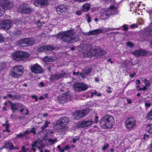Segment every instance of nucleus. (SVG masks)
<instances>
[{
    "mask_svg": "<svg viewBox=\"0 0 152 152\" xmlns=\"http://www.w3.org/2000/svg\"><path fill=\"white\" fill-rule=\"evenodd\" d=\"M53 132L51 130L48 131L43 138V140L39 139L37 140V141L33 142L32 144V151H33V152H35V149L34 147H36L39 149L41 150L45 148V145L47 146H50L52 144H53L55 142H57L56 139L54 140H52L51 139H48L46 137L50 134H53Z\"/></svg>",
    "mask_w": 152,
    "mask_h": 152,
    "instance_id": "obj_1",
    "label": "nucleus"
},
{
    "mask_svg": "<svg viewBox=\"0 0 152 152\" xmlns=\"http://www.w3.org/2000/svg\"><path fill=\"white\" fill-rule=\"evenodd\" d=\"M57 37L61 38L65 42L73 43L77 41L79 39L78 35H75V32L72 30L67 31L59 33Z\"/></svg>",
    "mask_w": 152,
    "mask_h": 152,
    "instance_id": "obj_2",
    "label": "nucleus"
},
{
    "mask_svg": "<svg viewBox=\"0 0 152 152\" xmlns=\"http://www.w3.org/2000/svg\"><path fill=\"white\" fill-rule=\"evenodd\" d=\"M115 120L114 117L108 114L103 116L100 122V126L104 129H110L115 124Z\"/></svg>",
    "mask_w": 152,
    "mask_h": 152,
    "instance_id": "obj_3",
    "label": "nucleus"
},
{
    "mask_svg": "<svg viewBox=\"0 0 152 152\" xmlns=\"http://www.w3.org/2000/svg\"><path fill=\"white\" fill-rule=\"evenodd\" d=\"M85 56L87 57L91 56V55L95 57H97L99 56H102L106 54V51L105 50H102L99 48L93 50L92 52H91V50L90 49L88 51L86 50L84 52Z\"/></svg>",
    "mask_w": 152,
    "mask_h": 152,
    "instance_id": "obj_4",
    "label": "nucleus"
},
{
    "mask_svg": "<svg viewBox=\"0 0 152 152\" xmlns=\"http://www.w3.org/2000/svg\"><path fill=\"white\" fill-rule=\"evenodd\" d=\"M29 55L28 53L24 51H18L13 53L11 57L14 59L18 61H23L28 58Z\"/></svg>",
    "mask_w": 152,
    "mask_h": 152,
    "instance_id": "obj_5",
    "label": "nucleus"
},
{
    "mask_svg": "<svg viewBox=\"0 0 152 152\" xmlns=\"http://www.w3.org/2000/svg\"><path fill=\"white\" fill-rule=\"evenodd\" d=\"M13 6V4L8 0H0V16L5 12V8L9 9Z\"/></svg>",
    "mask_w": 152,
    "mask_h": 152,
    "instance_id": "obj_6",
    "label": "nucleus"
},
{
    "mask_svg": "<svg viewBox=\"0 0 152 152\" xmlns=\"http://www.w3.org/2000/svg\"><path fill=\"white\" fill-rule=\"evenodd\" d=\"M23 73V68L21 66H15L10 72V74L12 76L15 77H19L22 75Z\"/></svg>",
    "mask_w": 152,
    "mask_h": 152,
    "instance_id": "obj_7",
    "label": "nucleus"
},
{
    "mask_svg": "<svg viewBox=\"0 0 152 152\" xmlns=\"http://www.w3.org/2000/svg\"><path fill=\"white\" fill-rule=\"evenodd\" d=\"M93 121L91 120H85L79 122L76 126L77 128H88L93 124Z\"/></svg>",
    "mask_w": 152,
    "mask_h": 152,
    "instance_id": "obj_8",
    "label": "nucleus"
},
{
    "mask_svg": "<svg viewBox=\"0 0 152 152\" xmlns=\"http://www.w3.org/2000/svg\"><path fill=\"white\" fill-rule=\"evenodd\" d=\"M88 87V85L83 83H77L73 86V88L75 91H81L87 89Z\"/></svg>",
    "mask_w": 152,
    "mask_h": 152,
    "instance_id": "obj_9",
    "label": "nucleus"
},
{
    "mask_svg": "<svg viewBox=\"0 0 152 152\" xmlns=\"http://www.w3.org/2000/svg\"><path fill=\"white\" fill-rule=\"evenodd\" d=\"M35 42V40L33 38L25 39L21 40L19 41L18 44L22 47L26 45L32 46Z\"/></svg>",
    "mask_w": 152,
    "mask_h": 152,
    "instance_id": "obj_10",
    "label": "nucleus"
},
{
    "mask_svg": "<svg viewBox=\"0 0 152 152\" xmlns=\"http://www.w3.org/2000/svg\"><path fill=\"white\" fill-rule=\"evenodd\" d=\"M125 124L126 128L129 130L132 129L136 125L135 120L132 117L127 118L125 121Z\"/></svg>",
    "mask_w": 152,
    "mask_h": 152,
    "instance_id": "obj_11",
    "label": "nucleus"
},
{
    "mask_svg": "<svg viewBox=\"0 0 152 152\" xmlns=\"http://www.w3.org/2000/svg\"><path fill=\"white\" fill-rule=\"evenodd\" d=\"M89 112V110L87 108L83 110L75 111L73 115V117L75 119H78L86 115Z\"/></svg>",
    "mask_w": 152,
    "mask_h": 152,
    "instance_id": "obj_12",
    "label": "nucleus"
},
{
    "mask_svg": "<svg viewBox=\"0 0 152 152\" xmlns=\"http://www.w3.org/2000/svg\"><path fill=\"white\" fill-rule=\"evenodd\" d=\"M58 100L61 103H63L71 99L70 93L68 92L65 94L60 95L58 98Z\"/></svg>",
    "mask_w": 152,
    "mask_h": 152,
    "instance_id": "obj_13",
    "label": "nucleus"
},
{
    "mask_svg": "<svg viewBox=\"0 0 152 152\" xmlns=\"http://www.w3.org/2000/svg\"><path fill=\"white\" fill-rule=\"evenodd\" d=\"M8 104L11 106V108L13 113L18 110L19 108H22L23 107L22 104L20 103H14L10 102H5L4 103V105H7Z\"/></svg>",
    "mask_w": 152,
    "mask_h": 152,
    "instance_id": "obj_14",
    "label": "nucleus"
},
{
    "mask_svg": "<svg viewBox=\"0 0 152 152\" xmlns=\"http://www.w3.org/2000/svg\"><path fill=\"white\" fill-rule=\"evenodd\" d=\"M31 71L36 74H39L43 72L41 67L37 64L31 65L30 67Z\"/></svg>",
    "mask_w": 152,
    "mask_h": 152,
    "instance_id": "obj_15",
    "label": "nucleus"
},
{
    "mask_svg": "<svg viewBox=\"0 0 152 152\" xmlns=\"http://www.w3.org/2000/svg\"><path fill=\"white\" fill-rule=\"evenodd\" d=\"M118 28H105L103 30L100 29H98L91 31L89 32V34H90L94 35L99 34L102 33L103 31L106 32L109 31L113 30L115 29H119Z\"/></svg>",
    "mask_w": 152,
    "mask_h": 152,
    "instance_id": "obj_16",
    "label": "nucleus"
},
{
    "mask_svg": "<svg viewBox=\"0 0 152 152\" xmlns=\"http://www.w3.org/2000/svg\"><path fill=\"white\" fill-rule=\"evenodd\" d=\"M13 22V21L11 22L8 20H3L0 22V28L8 29Z\"/></svg>",
    "mask_w": 152,
    "mask_h": 152,
    "instance_id": "obj_17",
    "label": "nucleus"
},
{
    "mask_svg": "<svg viewBox=\"0 0 152 152\" xmlns=\"http://www.w3.org/2000/svg\"><path fill=\"white\" fill-rule=\"evenodd\" d=\"M69 119L66 117H63L57 121L56 123L59 125L62 129L65 127L67 124L69 122Z\"/></svg>",
    "mask_w": 152,
    "mask_h": 152,
    "instance_id": "obj_18",
    "label": "nucleus"
},
{
    "mask_svg": "<svg viewBox=\"0 0 152 152\" xmlns=\"http://www.w3.org/2000/svg\"><path fill=\"white\" fill-rule=\"evenodd\" d=\"M110 15V12L108 11V9H102L100 11L99 18L101 19L105 20Z\"/></svg>",
    "mask_w": 152,
    "mask_h": 152,
    "instance_id": "obj_19",
    "label": "nucleus"
},
{
    "mask_svg": "<svg viewBox=\"0 0 152 152\" xmlns=\"http://www.w3.org/2000/svg\"><path fill=\"white\" fill-rule=\"evenodd\" d=\"M48 4V0H37L34 2V5L36 7H44Z\"/></svg>",
    "mask_w": 152,
    "mask_h": 152,
    "instance_id": "obj_20",
    "label": "nucleus"
},
{
    "mask_svg": "<svg viewBox=\"0 0 152 152\" xmlns=\"http://www.w3.org/2000/svg\"><path fill=\"white\" fill-rule=\"evenodd\" d=\"M53 49V47L52 46L50 45L44 46L38 48V51L40 52L48 50H52Z\"/></svg>",
    "mask_w": 152,
    "mask_h": 152,
    "instance_id": "obj_21",
    "label": "nucleus"
},
{
    "mask_svg": "<svg viewBox=\"0 0 152 152\" xmlns=\"http://www.w3.org/2000/svg\"><path fill=\"white\" fill-rule=\"evenodd\" d=\"M30 132H32L34 134H36V132L34 128H33L31 129L25 131L23 133L18 134L17 135V137L18 138H21L23 137V136L26 135L28 133H29Z\"/></svg>",
    "mask_w": 152,
    "mask_h": 152,
    "instance_id": "obj_22",
    "label": "nucleus"
},
{
    "mask_svg": "<svg viewBox=\"0 0 152 152\" xmlns=\"http://www.w3.org/2000/svg\"><path fill=\"white\" fill-rule=\"evenodd\" d=\"M108 11L110 12V15L115 14L118 13L117 8L114 5H112L108 9Z\"/></svg>",
    "mask_w": 152,
    "mask_h": 152,
    "instance_id": "obj_23",
    "label": "nucleus"
},
{
    "mask_svg": "<svg viewBox=\"0 0 152 152\" xmlns=\"http://www.w3.org/2000/svg\"><path fill=\"white\" fill-rule=\"evenodd\" d=\"M7 148L10 149H15V147L13 145L12 143H11L8 142H6L5 145L1 147L0 149H2L4 148Z\"/></svg>",
    "mask_w": 152,
    "mask_h": 152,
    "instance_id": "obj_24",
    "label": "nucleus"
},
{
    "mask_svg": "<svg viewBox=\"0 0 152 152\" xmlns=\"http://www.w3.org/2000/svg\"><path fill=\"white\" fill-rule=\"evenodd\" d=\"M146 52L143 50H135L133 52V54L135 56H143L145 55Z\"/></svg>",
    "mask_w": 152,
    "mask_h": 152,
    "instance_id": "obj_25",
    "label": "nucleus"
},
{
    "mask_svg": "<svg viewBox=\"0 0 152 152\" xmlns=\"http://www.w3.org/2000/svg\"><path fill=\"white\" fill-rule=\"evenodd\" d=\"M91 71V69H88L86 71L85 73L83 74L82 73H79L78 72H73V74L74 75H79L80 76H81L82 78H84L85 75L89 74Z\"/></svg>",
    "mask_w": 152,
    "mask_h": 152,
    "instance_id": "obj_26",
    "label": "nucleus"
},
{
    "mask_svg": "<svg viewBox=\"0 0 152 152\" xmlns=\"http://www.w3.org/2000/svg\"><path fill=\"white\" fill-rule=\"evenodd\" d=\"M64 76L62 75L61 74L57 73L52 75L50 79L52 81H53L55 80H57L64 77Z\"/></svg>",
    "mask_w": 152,
    "mask_h": 152,
    "instance_id": "obj_27",
    "label": "nucleus"
},
{
    "mask_svg": "<svg viewBox=\"0 0 152 152\" xmlns=\"http://www.w3.org/2000/svg\"><path fill=\"white\" fill-rule=\"evenodd\" d=\"M138 9L137 3H131L130 4V11L135 12Z\"/></svg>",
    "mask_w": 152,
    "mask_h": 152,
    "instance_id": "obj_28",
    "label": "nucleus"
},
{
    "mask_svg": "<svg viewBox=\"0 0 152 152\" xmlns=\"http://www.w3.org/2000/svg\"><path fill=\"white\" fill-rule=\"evenodd\" d=\"M65 8L64 5L60 6L56 9L57 12L58 14H59L60 13H62L63 12L65 11Z\"/></svg>",
    "mask_w": 152,
    "mask_h": 152,
    "instance_id": "obj_29",
    "label": "nucleus"
},
{
    "mask_svg": "<svg viewBox=\"0 0 152 152\" xmlns=\"http://www.w3.org/2000/svg\"><path fill=\"white\" fill-rule=\"evenodd\" d=\"M90 7V5L89 4L86 3L83 6V10L84 11L86 12L88 10Z\"/></svg>",
    "mask_w": 152,
    "mask_h": 152,
    "instance_id": "obj_30",
    "label": "nucleus"
},
{
    "mask_svg": "<svg viewBox=\"0 0 152 152\" xmlns=\"http://www.w3.org/2000/svg\"><path fill=\"white\" fill-rule=\"evenodd\" d=\"M22 13H30L31 11V9L28 7H25L22 10H20Z\"/></svg>",
    "mask_w": 152,
    "mask_h": 152,
    "instance_id": "obj_31",
    "label": "nucleus"
},
{
    "mask_svg": "<svg viewBox=\"0 0 152 152\" xmlns=\"http://www.w3.org/2000/svg\"><path fill=\"white\" fill-rule=\"evenodd\" d=\"M143 33L146 35L150 36L152 34V30L149 28L146 29L144 31Z\"/></svg>",
    "mask_w": 152,
    "mask_h": 152,
    "instance_id": "obj_32",
    "label": "nucleus"
},
{
    "mask_svg": "<svg viewBox=\"0 0 152 152\" xmlns=\"http://www.w3.org/2000/svg\"><path fill=\"white\" fill-rule=\"evenodd\" d=\"M146 129L148 133L152 134V126L150 124H147Z\"/></svg>",
    "mask_w": 152,
    "mask_h": 152,
    "instance_id": "obj_33",
    "label": "nucleus"
},
{
    "mask_svg": "<svg viewBox=\"0 0 152 152\" xmlns=\"http://www.w3.org/2000/svg\"><path fill=\"white\" fill-rule=\"evenodd\" d=\"M55 58L52 59L50 57L48 56H46L44 58L45 61L46 63H47L48 62H50L52 60H55Z\"/></svg>",
    "mask_w": 152,
    "mask_h": 152,
    "instance_id": "obj_34",
    "label": "nucleus"
},
{
    "mask_svg": "<svg viewBox=\"0 0 152 152\" xmlns=\"http://www.w3.org/2000/svg\"><path fill=\"white\" fill-rule=\"evenodd\" d=\"M50 124V122L49 121H45L44 125L41 127V129H42L43 130L46 127H48Z\"/></svg>",
    "mask_w": 152,
    "mask_h": 152,
    "instance_id": "obj_35",
    "label": "nucleus"
},
{
    "mask_svg": "<svg viewBox=\"0 0 152 152\" xmlns=\"http://www.w3.org/2000/svg\"><path fill=\"white\" fill-rule=\"evenodd\" d=\"M141 80L143 82L146 86H149L150 84V82L145 78H141Z\"/></svg>",
    "mask_w": 152,
    "mask_h": 152,
    "instance_id": "obj_36",
    "label": "nucleus"
},
{
    "mask_svg": "<svg viewBox=\"0 0 152 152\" xmlns=\"http://www.w3.org/2000/svg\"><path fill=\"white\" fill-rule=\"evenodd\" d=\"M3 128H5V129L3 130V132H7V133H10V130H9L8 126L7 124H3Z\"/></svg>",
    "mask_w": 152,
    "mask_h": 152,
    "instance_id": "obj_37",
    "label": "nucleus"
},
{
    "mask_svg": "<svg viewBox=\"0 0 152 152\" xmlns=\"http://www.w3.org/2000/svg\"><path fill=\"white\" fill-rule=\"evenodd\" d=\"M146 118L147 120L152 118V109L148 114Z\"/></svg>",
    "mask_w": 152,
    "mask_h": 152,
    "instance_id": "obj_38",
    "label": "nucleus"
},
{
    "mask_svg": "<svg viewBox=\"0 0 152 152\" xmlns=\"http://www.w3.org/2000/svg\"><path fill=\"white\" fill-rule=\"evenodd\" d=\"M75 30L77 31V33L80 34L81 32L80 28L79 26H77L75 28Z\"/></svg>",
    "mask_w": 152,
    "mask_h": 152,
    "instance_id": "obj_39",
    "label": "nucleus"
},
{
    "mask_svg": "<svg viewBox=\"0 0 152 152\" xmlns=\"http://www.w3.org/2000/svg\"><path fill=\"white\" fill-rule=\"evenodd\" d=\"M80 139V137L79 136H77L75 137L73 140V143H75L78 140Z\"/></svg>",
    "mask_w": 152,
    "mask_h": 152,
    "instance_id": "obj_40",
    "label": "nucleus"
},
{
    "mask_svg": "<svg viewBox=\"0 0 152 152\" xmlns=\"http://www.w3.org/2000/svg\"><path fill=\"white\" fill-rule=\"evenodd\" d=\"M57 148L59 151L60 152H64L65 150L64 148H61L60 145H58L57 146Z\"/></svg>",
    "mask_w": 152,
    "mask_h": 152,
    "instance_id": "obj_41",
    "label": "nucleus"
},
{
    "mask_svg": "<svg viewBox=\"0 0 152 152\" xmlns=\"http://www.w3.org/2000/svg\"><path fill=\"white\" fill-rule=\"evenodd\" d=\"M109 145L108 144L104 145L102 148V151H105L107 149V148L109 147Z\"/></svg>",
    "mask_w": 152,
    "mask_h": 152,
    "instance_id": "obj_42",
    "label": "nucleus"
},
{
    "mask_svg": "<svg viewBox=\"0 0 152 152\" xmlns=\"http://www.w3.org/2000/svg\"><path fill=\"white\" fill-rule=\"evenodd\" d=\"M126 45L127 46L132 48V47L134 46V45L133 43L130 42H128L126 43Z\"/></svg>",
    "mask_w": 152,
    "mask_h": 152,
    "instance_id": "obj_43",
    "label": "nucleus"
},
{
    "mask_svg": "<svg viewBox=\"0 0 152 152\" xmlns=\"http://www.w3.org/2000/svg\"><path fill=\"white\" fill-rule=\"evenodd\" d=\"M123 27L124 31H126L128 29V26L127 25H124L123 26Z\"/></svg>",
    "mask_w": 152,
    "mask_h": 152,
    "instance_id": "obj_44",
    "label": "nucleus"
},
{
    "mask_svg": "<svg viewBox=\"0 0 152 152\" xmlns=\"http://www.w3.org/2000/svg\"><path fill=\"white\" fill-rule=\"evenodd\" d=\"M31 97L32 98L34 99L35 100V101H37L38 100L37 97L35 95H32Z\"/></svg>",
    "mask_w": 152,
    "mask_h": 152,
    "instance_id": "obj_45",
    "label": "nucleus"
},
{
    "mask_svg": "<svg viewBox=\"0 0 152 152\" xmlns=\"http://www.w3.org/2000/svg\"><path fill=\"white\" fill-rule=\"evenodd\" d=\"M64 148V149L65 150H68L70 148V147L68 145H67L65 146Z\"/></svg>",
    "mask_w": 152,
    "mask_h": 152,
    "instance_id": "obj_46",
    "label": "nucleus"
},
{
    "mask_svg": "<svg viewBox=\"0 0 152 152\" xmlns=\"http://www.w3.org/2000/svg\"><path fill=\"white\" fill-rule=\"evenodd\" d=\"M82 14V11L81 10L77 11L76 12V14L78 15H80Z\"/></svg>",
    "mask_w": 152,
    "mask_h": 152,
    "instance_id": "obj_47",
    "label": "nucleus"
},
{
    "mask_svg": "<svg viewBox=\"0 0 152 152\" xmlns=\"http://www.w3.org/2000/svg\"><path fill=\"white\" fill-rule=\"evenodd\" d=\"M137 27V25L135 24H133L131 26V27L132 28H134Z\"/></svg>",
    "mask_w": 152,
    "mask_h": 152,
    "instance_id": "obj_48",
    "label": "nucleus"
},
{
    "mask_svg": "<svg viewBox=\"0 0 152 152\" xmlns=\"http://www.w3.org/2000/svg\"><path fill=\"white\" fill-rule=\"evenodd\" d=\"M87 20L88 23H90L91 21V18L88 15H87Z\"/></svg>",
    "mask_w": 152,
    "mask_h": 152,
    "instance_id": "obj_49",
    "label": "nucleus"
},
{
    "mask_svg": "<svg viewBox=\"0 0 152 152\" xmlns=\"http://www.w3.org/2000/svg\"><path fill=\"white\" fill-rule=\"evenodd\" d=\"M151 104L150 103L146 102L145 103V107H149L151 106Z\"/></svg>",
    "mask_w": 152,
    "mask_h": 152,
    "instance_id": "obj_50",
    "label": "nucleus"
},
{
    "mask_svg": "<svg viewBox=\"0 0 152 152\" xmlns=\"http://www.w3.org/2000/svg\"><path fill=\"white\" fill-rule=\"evenodd\" d=\"M126 101L127 102V103L129 104L131 103L132 102L131 99H127L126 100Z\"/></svg>",
    "mask_w": 152,
    "mask_h": 152,
    "instance_id": "obj_51",
    "label": "nucleus"
},
{
    "mask_svg": "<svg viewBox=\"0 0 152 152\" xmlns=\"http://www.w3.org/2000/svg\"><path fill=\"white\" fill-rule=\"evenodd\" d=\"M8 96L9 97L11 98L12 99H15L16 98V96H13L11 94H9L8 95Z\"/></svg>",
    "mask_w": 152,
    "mask_h": 152,
    "instance_id": "obj_52",
    "label": "nucleus"
},
{
    "mask_svg": "<svg viewBox=\"0 0 152 152\" xmlns=\"http://www.w3.org/2000/svg\"><path fill=\"white\" fill-rule=\"evenodd\" d=\"M99 119V117L97 116H96L95 118V123H97L98 122V121Z\"/></svg>",
    "mask_w": 152,
    "mask_h": 152,
    "instance_id": "obj_53",
    "label": "nucleus"
},
{
    "mask_svg": "<svg viewBox=\"0 0 152 152\" xmlns=\"http://www.w3.org/2000/svg\"><path fill=\"white\" fill-rule=\"evenodd\" d=\"M39 86L40 87H42L44 86V84L42 82H41L39 84Z\"/></svg>",
    "mask_w": 152,
    "mask_h": 152,
    "instance_id": "obj_54",
    "label": "nucleus"
},
{
    "mask_svg": "<svg viewBox=\"0 0 152 152\" xmlns=\"http://www.w3.org/2000/svg\"><path fill=\"white\" fill-rule=\"evenodd\" d=\"M97 92L96 91H94V92H92L91 93V96H93L94 95H96Z\"/></svg>",
    "mask_w": 152,
    "mask_h": 152,
    "instance_id": "obj_55",
    "label": "nucleus"
},
{
    "mask_svg": "<svg viewBox=\"0 0 152 152\" xmlns=\"http://www.w3.org/2000/svg\"><path fill=\"white\" fill-rule=\"evenodd\" d=\"M4 41V38L1 35H0V43Z\"/></svg>",
    "mask_w": 152,
    "mask_h": 152,
    "instance_id": "obj_56",
    "label": "nucleus"
},
{
    "mask_svg": "<svg viewBox=\"0 0 152 152\" xmlns=\"http://www.w3.org/2000/svg\"><path fill=\"white\" fill-rule=\"evenodd\" d=\"M107 89H109V90H107V93H110L112 92V91L110 90V89H111V88L110 87H107Z\"/></svg>",
    "mask_w": 152,
    "mask_h": 152,
    "instance_id": "obj_57",
    "label": "nucleus"
},
{
    "mask_svg": "<svg viewBox=\"0 0 152 152\" xmlns=\"http://www.w3.org/2000/svg\"><path fill=\"white\" fill-rule=\"evenodd\" d=\"M146 87L145 86H144L143 87V88H140V90H146Z\"/></svg>",
    "mask_w": 152,
    "mask_h": 152,
    "instance_id": "obj_58",
    "label": "nucleus"
},
{
    "mask_svg": "<svg viewBox=\"0 0 152 152\" xmlns=\"http://www.w3.org/2000/svg\"><path fill=\"white\" fill-rule=\"evenodd\" d=\"M149 135H146V134H145L144 135L143 139L144 140L146 139L147 138H148L149 137Z\"/></svg>",
    "mask_w": 152,
    "mask_h": 152,
    "instance_id": "obj_59",
    "label": "nucleus"
},
{
    "mask_svg": "<svg viewBox=\"0 0 152 152\" xmlns=\"http://www.w3.org/2000/svg\"><path fill=\"white\" fill-rule=\"evenodd\" d=\"M136 73H134L133 74L130 75V76L133 78L135 76Z\"/></svg>",
    "mask_w": 152,
    "mask_h": 152,
    "instance_id": "obj_60",
    "label": "nucleus"
},
{
    "mask_svg": "<svg viewBox=\"0 0 152 152\" xmlns=\"http://www.w3.org/2000/svg\"><path fill=\"white\" fill-rule=\"evenodd\" d=\"M26 112L25 113V115H28L29 114V110L28 109H26Z\"/></svg>",
    "mask_w": 152,
    "mask_h": 152,
    "instance_id": "obj_61",
    "label": "nucleus"
},
{
    "mask_svg": "<svg viewBox=\"0 0 152 152\" xmlns=\"http://www.w3.org/2000/svg\"><path fill=\"white\" fill-rule=\"evenodd\" d=\"M140 83V80H136V84H139Z\"/></svg>",
    "mask_w": 152,
    "mask_h": 152,
    "instance_id": "obj_62",
    "label": "nucleus"
},
{
    "mask_svg": "<svg viewBox=\"0 0 152 152\" xmlns=\"http://www.w3.org/2000/svg\"><path fill=\"white\" fill-rule=\"evenodd\" d=\"M150 152H152V143L151 145V146L150 148Z\"/></svg>",
    "mask_w": 152,
    "mask_h": 152,
    "instance_id": "obj_63",
    "label": "nucleus"
},
{
    "mask_svg": "<svg viewBox=\"0 0 152 152\" xmlns=\"http://www.w3.org/2000/svg\"><path fill=\"white\" fill-rule=\"evenodd\" d=\"M24 109H25L24 108H21L20 110V112L21 113L23 112V111L24 110Z\"/></svg>",
    "mask_w": 152,
    "mask_h": 152,
    "instance_id": "obj_64",
    "label": "nucleus"
}]
</instances>
